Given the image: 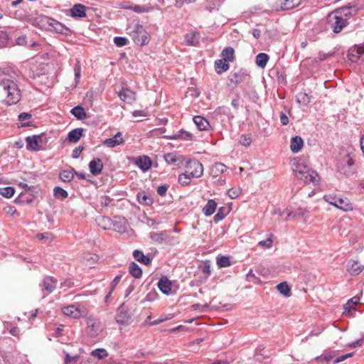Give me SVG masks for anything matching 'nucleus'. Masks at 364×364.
Listing matches in <instances>:
<instances>
[{"mask_svg":"<svg viewBox=\"0 0 364 364\" xmlns=\"http://www.w3.org/2000/svg\"><path fill=\"white\" fill-rule=\"evenodd\" d=\"M0 87H1L6 95L4 100L7 105H15L20 101L21 94L16 84V75L15 73H2L0 75Z\"/></svg>","mask_w":364,"mask_h":364,"instance_id":"1","label":"nucleus"},{"mask_svg":"<svg viewBox=\"0 0 364 364\" xmlns=\"http://www.w3.org/2000/svg\"><path fill=\"white\" fill-rule=\"evenodd\" d=\"M292 170L297 178L306 183L317 184L320 177L316 171L310 168L301 159H295L292 164Z\"/></svg>","mask_w":364,"mask_h":364,"instance_id":"2","label":"nucleus"},{"mask_svg":"<svg viewBox=\"0 0 364 364\" xmlns=\"http://www.w3.org/2000/svg\"><path fill=\"white\" fill-rule=\"evenodd\" d=\"M326 22L328 27L336 33H340L348 24L347 18L342 17V11L336 10L327 16Z\"/></svg>","mask_w":364,"mask_h":364,"instance_id":"3","label":"nucleus"},{"mask_svg":"<svg viewBox=\"0 0 364 364\" xmlns=\"http://www.w3.org/2000/svg\"><path fill=\"white\" fill-rule=\"evenodd\" d=\"M128 30L129 34L136 44L144 46L149 43L148 33L139 23H135L133 26L129 27Z\"/></svg>","mask_w":364,"mask_h":364,"instance_id":"4","label":"nucleus"},{"mask_svg":"<svg viewBox=\"0 0 364 364\" xmlns=\"http://www.w3.org/2000/svg\"><path fill=\"white\" fill-rule=\"evenodd\" d=\"M86 333L90 337L95 338L102 333V323L98 318L89 316L86 318Z\"/></svg>","mask_w":364,"mask_h":364,"instance_id":"5","label":"nucleus"},{"mask_svg":"<svg viewBox=\"0 0 364 364\" xmlns=\"http://www.w3.org/2000/svg\"><path fill=\"white\" fill-rule=\"evenodd\" d=\"M323 199L328 203L334 205L335 207L343 210L344 211H348L353 210V205L349 202L348 199L343 198L340 196L334 195H326L324 196Z\"/></svg>","mask_w":364,"mask_h":364,"instance_id":"6","label":"nucleus"},{"mask_svg":"<svg viewBox=\"0 0 364 364\" xmlns=\"http://www.w3.org/2000/svg\"><path fill=\"white\" fill-rule=\"evenodd\" d=\"M63 314L70 316L72 318H80L82 316H85L87 314V309L85 306L77 305H70L65 306L62 309Z\"/></svg>","mask_w":364,"mask_h":364,"instance_id":"7","label":"nucleus"},{"mask_svg":"<svg viewBox=\"0 0 364 364\" xmlns=\"http://www.w3.org/2000/svg\"><path fill=\"white\" fill-rule=\"evenodd\" d=\"M57 285V279L53 277L47 276L43 278L42 282L39 284V287L43 293V298H45L48 294H51Z\"/></svg>","mask_w":364,"mask_h":364,"instance_id":"8","label":"nucleus"},{"mask_svg":"<svg viewBox=\"0 0 364 364\" xmlns=\"http://www.w3.org/2000/svg\"><path fill=\"white\" fill-rule=\"evenodd\" d=\"M353 165L354 160L349 154H346L341 159L338 165V168L341 173L346 176H350L353 173Z\"/></svg>","mask_w":364,"mask_h":364,"instance_id":"9","label":"nucleus"},{"mask_svg":"<svg viewBox=\"0 0 364 364\" xmlns=\"http://www.w3.org/2000/svg\"><path fill=\"white\" fill-rule=\"evenodd\" d=\"M186 172L189 173L192 178H198L203 173V166L198 161H190L187 163Z\"/></svg>","mask_w":364,"mask_h":364,"instance_id":"10","label":"nucleus"},{"mask_svg":"<svg viewBox=\"0 0 364 364\" xmlns=\"http://www.w3.org/2000/svg\"><path fill=\"white\" fill-rule=\"evenodd\" d=\"M303 0H279L274 8L277 11L292 9L301 5Z\"/></svg>","mask_w":364,"mask_h":364,"instance_id":"11","label":"nucleus"},{"mask_svg":"<svg viewBox=\"0 0 364 364\" xmlns=\"http://www.w3.org/2000/svg\"><path fill=\"white\" fill-rule=\"evenodd\" d=\"M26 141L28 150L36 151L41 148L42 136L41 135L28 136L26 139Z\"/></svg>","mask_w":364,"mask_h":364,"instance_id":"12","label":"nucleus"},{"mask_svg":"<svg viewBox=\"0 0 364 364\" xmlns=\"http://www.w3.org/2000/svg\"><path fill=\"white\" fill-rule=\"evenodd\" d=\"M48 25L51 31L58 33L68 35L70 32L68 27L53 18H50L48 20Z\"/></svg>","mask_w":364,"mask_h":364,"instance_id":"13","label":"nucleus"},{"mask_svg":"<svg viewBox=\"0 0 364 364\" xmlns=\"http://www.w3.org/2000/svg\"><path fill=\"white\" fill-rule=\"evenodd\" d=\"M124 140L122 136V133L118 132L113 137L106 139L103 141V144L109 148H113L120 144H122Z\"/></svg>","mask_w":364,"mask_h":364,"instance_id":"14","label":"nucleus"},{"mask_svg":"<svg viewBox=\"0 0 364 364\" xmlns=\"http://www.w3.org/2000/svg\"><path fill=\"white\" fill-rule=\"evenodd\" d=\"M118 95L122 101L127 103H132L136 99V93L127 87H122Z\"/></svg>","mask_w":364,"mask_h":364,"instance_id":"15","label":"nucleus"},{"mask_svg":"<svg viewBox=\"0 0 364 364\" xmlns=\"http://www.w3.org/2000/svg\"><path fill=\"white\" fill-rule=\"evenodd\" d=\"M88 166L90 173L94 176L101 173L104 167L102 160L99 158L92 159Z\"/></svg>","mask_w":364,"mask_h":364,"instance_id":"16","label":"nucleus"},{"mask_svg":"<svg viewBox=\"0 0 364 364\" xmlns=\"http://www.w3.org/2000/svg\"><path fill=\"white\" fill-rule=\"evenodd\" d=\"M164 157L169 165L178 166L183 161V156L176 152L166 154Z\"/></svg>","mask_w":364,"mask_h":364,"instance_id":"17","label":"nucleus"},{"mask_svg":"<svg viewBox=\"0 0 364 364\" xmlns=\"http://www.w3.org/2000/svg\"><path fill=\"white\" fill-rule=\"evenodd\" d=\"M364 266L361 265L358 263V261L350 259L348 262L346 268L347 271L351 275H358L359 274L363 269Z\"/></svg>","mask_w":364,"mask_h":364,"instance_id":"18","label":"nucleus"},{"mask_svg":"<svg viewBox=\"0 0 364 364\" xmlns=\"http://www.w3.org/2000/svg\"><path fill=\"white\" fill-rule=\"evenodd\" d=\"M193 120L200 131H208L210 129L209 122L202 116H195Z\"/></svg>","mask_w":364,"mask_h":364,"instance_id":"19","label":"nucleus"},{"mask_svg":"<svg viewBox=\"0 0 364 364\" xmlns=\"http://www.w3.org/2000/svg\"><path fill=\"white\" fill-rule=\"evenodd\" d=\"M248 75L245 70H240L238 72H235L232 74L230 78V81L235 85L240 84L245 81Z\"/></svg>","mask_w":364,"mask_h":364,"instance_id":"20","label":"nucleus"},{"mask_svg":"<svg viewBox=\"0 0 364 364\" xmlns=\"http://www.w3.org/2000/svg\"><path fill=\"white\" fill-rule=\"evenodd\" d=\"M171 282L166 277H162L158 282L159 289L165 294H169L171 290Z\"/></svg>","mask_w":364,"mask_h":364,"instance_id":"21","label":"nucleus"},{"mask_svg":"<svg viewBox=\"0 0 364 364\" xmlns=\"http://www.w3.org/2000/svg\"><path fill=\"white\" fill-rule=\"evenodd\" d=\"M304 146V141L301 136H296L291 139L290 149L293 153H298Z\"/></svg>","mask_w":364,"mask_h":364,"instance_id":"22","label":"nucleus"},{"mask_svg":"<svg viewBox=\"0 0 364 364\" xmlns=\"http://www.w3.org/2000/svg\"><path fill=\"white\" fill-rule=\"evenodd\" d=\"M75 171L74 168L65 169L60 171L59 178L64 183L71 182L75 176Z\"/></svg>","mask_w":364,"mask_h":364,"instance_id":"23","label":"nucleus"},{"mask_svg":"<svg viewBox=\"0 0 364 364\" xmlns=\"http://www.w3.org/2000/svg\"><path fill=\"white\" fill-rule=\"evenodd\" d=\"M337 11H342V17L346 18L347 21L353 15L357 13V8L354 5H348L336 9Z\"/></svg>","mask_w":364,"mask_h":364,"instance_id":"24","label":"nucleus"},{"mask_svg":"<svg viewBox=\"0 0 364 364\" xmlns=\"http://www.w3.org/2000/svg\"><path fill=\"white\" fill-rule=\"evenodd\" d=\"M70 15L73 17H85L86 16L85 6L80 4L74 5L70 9Z\"/></svg>","mask_w":364,"mask_h":364,"instance_id":"25","label":"nucleus"},{"mask_svg":"<svg viewBox=\"0 0 364 364\" xmlns=\"http://www.w3.org/2000/svg\"><path fill=\"white\" fill-rule=\"evenodd\" d=\"M217 205H218V204L214 200H213V199L208 200L207 203L203 208V214L205 216L212 215L215 213Z\"/></svg>","mask_w":364,"mask_h":364,"instance_id":"26","label":"nucleus"},{"mask_svg":"<svg viewBox=\"0 0 364 364\" xmlns=\"http://www.w3.org/2000/svg\"><path fill=\"white\" fill-rule=\"evenodd\" d=\"M83 129L76 128L71 130L68 134V139L70 142H77L82 136Z\"/></svg>","mask_w":364,"mask_h":364,"instance_id":"27","label":"nucleus"},{"mask_svg":"<svg viewBox=\"0 0 364 364\" xmlns=\"http://www.w3.org/2000/svg\"><path fill=\"white\" fill-rule=\"evenodd\" d=\"M136 165L141 170L146 171L150 168L151 161L148 156H140L136 161Z\"/></svg>","mask_w":364,"mask_h":364,"instance_id":"28","label":"nucleus"},{"mask_svg":"<svg viewBox=\"0 0 364 364\" xmlns=\"http://www.w3.org/2000/svg\"><path fill=\"white\" fill-rule=\"evenodd\" d=\"M229 68L230 65L228 61H225L223 59H219L215 61V69L218 74L226 72Z\"/></svg>","mask_w":364,"mask_h":364,"instance_id":"29","label":"nucleus"},{"mask_svg":"<svg viewBox=\"0 0 364 364\" xmlns=\"http://www.w3.org/2000/svg\"><path fill=\"white\" fill-rule=\"evenodd\" d=\"M138 202L144 205H150L153 203L152 198L144 191L139 192L137 193Z\"/></svg>","mask_w":364,"mask_h":364,"instance_id":"30","label":"nucleus"},{"mask_svg":"<svg viewBox=\"0 0 364 364\" xmlns=\"http://www.w3.org/2000/svg\"><path fill=\"white\" fill-rule=\"evenodd\" d=\"M133 257L136 261L145 265H149L151 263V259L148 256L144 255V253L139 250H134L133 252Z\"/></svg>","mask_w":364,"mask_h":364,"instance_id":"31","label":"nucleus"},{"mask_svg":"<svg viewBox=\"0 0 364 364\" xmlns=\"http://www.w3.org/2000/svg\"><path fill=\"white\" fill-rule=\"evenodd\" d=\"M230 208L229 207L223 206L218 209V213L215 215L213 220L215 223L223 220L225 216L230 213Z\"/></svg>","mask_w":364,"mask_h":364,"instance_id":"32","label":"nucleus"},{"mask_svg":"<svg viewBox=\"0 0 364 364\" xmlns=\"http://www.w3.org/2000/svg\"><path fill=\"white\" fill-rule=\"evenodd\" d=\"M235 50L232 47H226L223 49L221 56L225 61L232 62L235 59Z\"/></svg>","mask_w":364,"mask_h":364,"instance_id":"33","label":"nucleus"},{"mask_svg":"<svg viewBox=\"0 0 364 364\" xmlns=\"http://www.w3.org/2000/svg\"><path fill=\"white\" fill-rule=\"evenodd\" d=\"M70 113L79 120H82L87 117V114L84 108L81 106H76L73 107L71 109Z\"/></svg>","mask_w":364,"mask_h":364,"instance_id":"34","label":"nucleus"},{"mask_svg":"<svg viewBox=\"0 0 364 364\" xmlns=\"http://www.w3.org/2000/svg\"><path fill=\"white\" fill-rule=\"evenodd\" d=\"M193 138V134L188 132H186L183 129H181L174 134L173 136H170V139H185V140H191Z\"/></svg>","mask_w":364,"mask_h":364,"instance_id":"35","label":"nucleus"},{"mask_svg":"<svg viewBox=\"0 0 364 364\" xmlns=\"http://www.w3.org/2000/svg\"><path fill=\"white\" fill-rule=\"evenodd\" d=\"M269 60V55L264 53H260L256 56V64L261 68H264Z\"/></svg>","mask_w":364,"mask_h":364,"instance_id":"36","label":"nucleus"},{"mask_svg":"<svg viewBox=\"0 0 364 364\" xmlns=\"http://www.w3.org/2000/svg\"><path fill=\"white\" fill-rule=\"evenodd\" d=\"M198 34L196 32H191L185 35V41L188 46H196L198 43L197 36Z\"/></svg>","mask_w":364,"mask_h":364,"instance_id":"37","label":"nucleus"},{"mask_svg":"<svg viewBox=\"0 0 364 364\" xmlns=\"http://www.w3.org/2000/svg\"><path fill=\"white\" fill-rule=\"evenodd\" d=\"M129 272L134 278H140L142 274L141 269L137 264L134 262L130 263L129 267Z\"/></svg>","mask_w":364,"mask_h":364,"instance_id":"38","label":"nucleus"},{"mask_svg":"<svg viewBox=\"0 0 364 364\" xmlns=\"http://www.w3.org/2000/svg\"><path fill=\"white\" fill-rule=\"evenodd\" d=\"M360 297L354 296L349 299L348 302L344 305V312L343 314L350 313V310L354 309V306L359 303Z\"/></svg>","mask_w":364,"mask_h":364,"instance_id":"39","label":"nucleus"},{"mask_svg":"<svg viewBox=\"0 0 364 364\" xmlns=\"http://www.w3.org/2000/svg\"><path fill=\"white\" fill-rule=\"evenodd\" d=\"M129 316L126 312L118 311L116 315V322L119 324L125 325L129 323Z\"/></svg>","mask_w":364,"mask_h":364,"instance_id":"40","label":"nucleus"},{"mask_svg":"<svg viewBox=\"0 0 364 364\" xmlns=\"http://www.w3.org/2000/svg\"><path fill=\"white\" fill-rule=\"evenodd\" d=\"M296 102L300 105H307L311 102V97L305 92H299L296 95Z\"/></svg>","mask_w":364,"mask_h":364,"instance_id":"41","label":"nucleus"},{"mask_svg":"<svg viewBox=\"0 0 364 364\" xmlns=\"http://www.w3.org/2000/svg\"><path fill=\"white\" fill-rule=\"evenodd\" d=\"M226 169V166L221 163L215 164L212 168L211 173H213L214 177L218 176L219 174L223 173Z\"/></svg>","mask_w":364,"mask_h":364,"instance_id":"42","label":"nucleus"},{"mask_svg":"<svg viewBox=\"0 0 364 364\" xmlns=\"http://www.w3.org/2000/svg\"><path fill=\"white\" fill-rule=\"evenodd\" d=\"M277 290L283 295L289 296L290 294V287L287 282H281L277 285Z\"/></svg>","mask_w":364,"mask_h":364,"instance_id":"43","label":"nucleus"},{"mask_svg":"<svg viewBox=\"0 0 364 364\" xmlns=\"http://www.w3.org/2000/svg\"><path fill=\"white\" fill-rule=\"evenodd\" d=\"M91 355L102 360L108 356L107 350L104 348H97L91 352Z\"/></svg>","mask_w":364,"mask_h":364,"instance_id":"44","label":"nucleus"},{"mask_svg":"<svg viewBox=\"0 0 364 364\" xmlns=\"http://www.w3.org/2000/svg\"><path fill=\"white\" fill-rule=\"evenodd\" d=\"M53 195L56 198L65 199L68 198V192L60 187H55L53 189Z\"/></svg>","mask_w":364,"mask_h":364,"instance_id":"45","label":"nucleus"},{"mask_svg":"<svg viewBox=\"0 0 364 364\" xmlns=\"http://www.w3.org/2000/svg\"><path fill=\"white\" fill-rule=\"evenodd\" d=\"M191 174L186 171V173L179 175L178 183L182 186H187L191 183Z\"/></svg>","mask_w":364,"mask_h":364,"instance_id":"46","label":"nucleus"},{"mask_svg":"<svg viewBox=\"0 0 364 364\" xmlns=\"http://www.w3.org/2000/svg\"><path fill=\"white\" fill-rule=\"evenodd\" d=\"M217 264L219 267H227L230 265V261L228 257L221 256L217 257Z\"/></svg>","mask_w":364,"mask_h":364,"instance_id":"47","label":"nucleus"},{"mask_svg":"<svg viewBox=\"0 0 364 364\" xmlns=\"http://www.w3.org/2000/svg\"><path fill=\"white\" fill-rule=\"evenodd\" d=\"M15 193L14 188L8 186L0 189V193L6 198H11Z\"/></svg>","mask_w":364,"mask_h":364,"instance_id":"48","label":"nucleus"},{"mask_svg":"<svg viewBox=\"0 0 364 364\" xmlns=\"http://www.w3.org/2000/svg\"><path fill=\"white\" fill-rule=\"evenodd\" d=\"M74 74H75V83L77 84L80 81L81 76V66L80 64V61L77 60L76 63L74 66Z\"/></svg>","mask_w":364,"mask_h":364,"instance_id":"49","label":"nucleus"},{"mask_svg":"<svg viewBox=\"0 0 364 364\" xmlns=\"http://www.w3.org/2000/svg\"><path fill=\"white\" fill-rule=\"evenodd\" d=\"M113 225V229L119 232H124L125 230V221L124 220H119V221H115L112 223Z\"/></svg>","mask_w":364,"mask_h":364,"instance_id":"50","label":"nucleus"},{"mask_svg":"<svg viewBox=\"0 0 364 364\" xmlns=\"http://www.w3.org/2000/svg\"><path fill=\"white\" fill-rule=\"evenodd\" d=\"M240 143L246 147L249 146L252 143V135L250 134L242 135Z\"/></svg>","mask_w":364,"mask_h":364,"instance_id":"51","label":"nucleus"},{"mask_svg":"<svg viewBox=\"0 0 364 364\" xmlns=\"http://www.w3.org/2000/svg\"><path fill=\"white\" fill-rule=\"evenodd\" d=\"M128 39L124 37L117 36L114 38V43L118 47H122L128 44Z\"/></svg>","mask_w":364,"mask_h":364,"instance_id":"52","label":"nucleus"},{"mask_svg":"<svg viewBox=\"0 0 364 364\" xmlns=\"http://www.w3.org/2000/svg\"><path fill=\"white\" fill-rule=\"evenodd\" d=\"M241 191L242 190L240 188H232L228 190V195L232 199L236 198L240 195Z\"/></svg>","mask_w":364,"mask_h":364,"instance_id":"53","label":"nucleus"},{"mask_svg":"<svg viewBox=\"0 0 364 364\" xmlns=\"http://www.w3.org/2000/svg\"><path fill=\"white\" fill-rule=\"evenodd\" d=\"M150 237L154 241L161 242L164 238V234L163 232H151Z\"/></svg>","mask_w":364,"mask_h":364,"instance_id":"54","label":"nucleus"},{"mask_svg":"<svg viewBox=\"0 0 364 364\" xmlns=\"http://www.w3.org/2000/svg\"><path fill=\"white\" fill-rule=\"evenodd\" d=\"M9 41L7 34L4 32H0V48L6 46Z\"/></svg>","mask_w":364,"mask_h":364,"instance_id":"55","label":"nucleus"},{"mask_svg":"<svg viewBox=\"0 0 364 364\" xmlns=\"http://www.w3.org/2000/svg\"><path fill=\"white\" fill-rule=\"evenodd\" d=\"M258 245L264 248H270L272 245V239L271 237H268L265 240L259 242Z\"/></svg>","mask_w":364,"mask_h":364,"instance_id":"56","label":"nucleus"},{"mask_svg":"<svg viewBox=\"0 0 364 364\" xmlns=\"http://www.w3.org/2000/svg\"><path fill=\"white\" fill-rule=\"evenodd\" d=\"M150 8L146 6H134L132 8V10L136 13H145L149 12L150 11Z\"/></svg>","mask_w":364,"mask_h":364,"instance_id":"57","label":"nucleus"},{"mask_svg":"<svg viewBox=\"0 0 364 364\" xmlns=\"http://www.w3.org/2000/svg\"><path fill=\"white\" fill-rule=\"evenodd\" d=\"M101 221L103 223L102 225V227L104 229H109V228H111V225H112V220L109 218L102 217L101 218Z\"/></svg>","mask_w":364,"mask_h":364,"instance_id":"58","label":"nucleus"},{"mask_svg":"<svg viewBox=\"0 0 364 364\" xmlns=\"http://www.w3.org/2000/svg\"><path fill=\"white\" fill-rule=\"evenodd\" d=\"M348 58L351 62L355 63L360 58V56L355 52L354 53L353 50H350L348 54Z\"/></svg>","mask_w":364,"mask_h":364,"instance_id":"59","label":"nucleus"},{"mask_svg":"<svg viewBox=\"0 0 364 364\" xmlns=\"http://www.w3.org/2000/svg\"><path fill=\"white\" fill-rule=\"evenodd\" d=\"M65 364H69L71 362H73V363H75L77 361L79 357L77 355H75V356H70L68 353H65Z\"/></svg>","mask_w":364,"mask_h":364,"instance_id":"60","label":"nucleus"},{"mask_svg":"<svg viewBox=\"0 0 364 364\" xmlns=\"http://www.w3.org/2000/svg\"><path fill=\"white\" fill-rule=\"evenodd\" d=\"M112 199L107 196H103L100 198V205L102 207H107L109 205Z\"/></svg>","mask_w":364,"mask_h":364,"instance_id":"61","label":"nucleus"},{"mask_svg":"<svg viewBox=\"0 0 364 364\" xmlns=\"http://www.w3.org/2000/svg\"><path fill=\"white\" fill-rule=\"evenodd\" d=\"M353 52H355L360 57L364 55V45L355 46L353 48L350 49Z\"/></svg>","mask_w":364,"mask_h":364,"instance_id":"62","label":"nucleus"},{"mask_svg":"<svg viewBox=\"0 0 364 364\" xmlns=\"http://www.w3.org/2000/svg\"><path fill=\"white\" fill-rule=\"evenodd\" d=\"M353 52H355L360 57L364 55V45L355 46L353 48L350 49Z\"/></svg>","mask_w":364,"mask_h":364,"instance_id":"63","label":"nucleus"},{"mask_svg":"<svg viewBox=\"0 0 364 364\" xmlns=\"http://www.w3.org/2000/svg\"><path fill=\"white\" fill-rule=\"evenodd\" d=\"M331 358L332 356L331 355H323L316 358V359L320 363H328Z\"/></svg>","mask_w":364,"mask_h":364,"instance_id":"64","label":"nucleus"}]
</instances>
